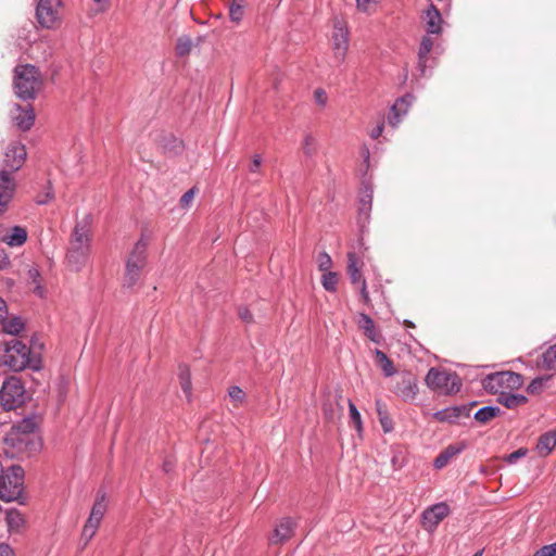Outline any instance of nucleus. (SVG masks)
<instances>
[{
	"mask_svg": "<svg viewBox=\"0 0 556 556\" xmlns=\"http://www.w3.org/2000/svg\"><path fill=\"white\" fill-rule=\"evenodd\" d=\"M34 418L26 417L13 425L4 437V454L9 458L30 456L41 448Z\"/></svg>",
	"mask_w": 556,
	"mask_h": 556,
	"instance_id": "nucleus-1",
	"label": "nucleus"
},
{
	"mask_svg": "<svg viewBox=\"0 0 556 556\" xmlns=\"http://www.w3.org/2000/svg\"><path fill=\"white\" fill-rule=\"evenodd\" d=\"M0 364L13 371L25 368L39 370L41 368V356L37 352L29 351L28 346L17 339H12L5 343L4 352L0 355Z\"/></svg>",
	"mask_w": 556,
	"mask_h": 556,
	"instance_id": "nucleus-2",
	"label": "nucleus"
},
{
	"mask_svg": "<svg viewBox=\"0 0 556 556\" xmlns=\"http://www.w3.org/2000/svg\"><path fill=\"white\" fill-rule=\"evenodd\" d=\"M90 254V236L86 225L76 224L67 251V263L72 270L80 271L87 264Z\"/></svg>",
	"mask_w": 556,
	"mask_h": 556,
	"instance_id": "nucleus-3",
	"label": "nucleus"
},
{
	"mask_svg": "<svg viewBox=\"0 0 556 556\" xmlns=\"http://www.w3.org/2000/svg\"><path fill=\"white\" fill-rule=\"evenodd\" d=\"M41 88V79L38 70L30 64L15 67L14 89L18 98L23 100L34 99Z\"/></svg>",
	"mask_w": 556,
	"mask_h": 556,
	"instance_id": "nucleus-4",
	"label": "nucleus"
},
{
	"mask_svg": "<svg viewBox=\"0 0 556 556\" xmlns=\"http://www.w3.org/2000/svg\"><path fill=\"white\" fill-rule=\"evenodd\" d=\"M24 490V469L13 465L1 470L0 498L4 502L17 501L20 503Z\"/></svg>",
	"mask_w": 556,
	"mask_h": 556,
	"instance_id": "nucleus-5",
	"label": "nucleus"
},
{
	"mask_svg": "<svg viewBox=\"0 0 556 556\" xmlns=\"http://www.w3.org/2000/svg\"><path fill=\"white\" fill-rule=\"evenodd\" d=\"M523 383L522 376L514 371H498L488 375L482 380L485 391L502 395L507 391L519 389Z\"/></svg>",
	"mask_w": 556,
	"mask_h": 556,
	"instance_id": "nucleus-6",
	"label": "nucleus"
},
{
	"mask_svg": "<svg viewBox=\"0 0 556 556\" xmlns=\"http://www.w3.org/2000/svg\"><path fill=\"white\" fill-rule=\"evenodd\" d=\"M426 384L444 394L457 393L462 388V381L456 372L430 368L426 376Z\"/></svg>",
	"mask_w": 556,
	"mask_h": 556,
	"instance_id": "nucleus-7",
	"label": "nucleus"
},
{
	"mask_svg": "<svg viewBox=\"0 0 556 556\" xmlns=\"http://www.w3.org/2000/svg\"><path fill=\"white\" fill-rule=\"evenodd\" d=\"M25 402V388L17 377L8 378L0 390V405L7 412L22 406Z\"/></svg>",
	"mask_w": 556,
	"mask_h": 556,
	"instance_id": "nucleus-8",
	"label": "nucleus"
},
{
	"mask_svg": "<svg viewBox=\"0 0 556 556\" xmlns=\"http://www.w3.org/2000/svg\"><path fill=\"white\" fill-rule=\"evenodd\" d=\"M61 0H39L36 17L39 25L47 29L56 28L61 24Z\"/></svg>",
	"mask_w": 556,
	"mask_h": 556,
	"instance_id": "nucleus-9",
	"label": "nucleus"
},
{
	"mask_svg": "<svg viewBox=\"0 0 556 556\" xmlns=\"http://www.w3.org/2000/svg\"><path fill=\"white\" fill-rule=\"evenodd\" d=\"M332 50L334 60L341 64L345 60L349 50L350 39L346 26L340 21L336 22L332 31Z\"/></svg>",
	"mask_w": 556,
	"mask_h": 556,
	"instance_id": "nucleus-10",
	"label": "nucleus"
},
{
	"mask_svg": "<svg viewBox=\"0 0 556 556\" xmlns=\"http://www.w3.org/2000/svg\"><path fill=\"white\" fill-rule=\"evenodd\" d=\"M451 513L450 506L440 502L428 508L422 513V525L426 530L432 532L437 529L439 523L446 518Z\"/></svg>",
	"mask_w": 556,
	"mask_h": 556,
	"instance_id": "nucleus-11",
	"label": "nucleus"
},
{
	"mask_svg": "<svg viewBox=\"0 0 556 556\" xmlns=\"http://www.w3.org/2000/svg\"><path fill=\"white\" fill-rule=\"evenodd\" d=\"M26 155V149L23 144H10L4 153L2 169H8L14 176V173L23 166Z\"/></svg>",
	"mask_w": 556,
	"mask_h": 556,
	"instance_id": "nucleus-12",
	"label": "nucleus"
},
{
	"mask_svg": "<svg viewBox=\"0 0 556 556\" xmlns=\"http://www.w3.org/2000/svg\"><path fill=\"white\" fill-rule=\"evenodd\" d=\"M417 380L410 372H404L395 387V394L404 401H413L417 395Z\"/></svg>",
	"mask_w": 556,
	"mask_h": 556,
	"instance_id": "nucleus-13",
	"label": "nucleus"
},
{
	"mask_svg": "<svg viewBox=\"0 0 556 556\" xmlns=\"http://www.w3.org/2000/svg\"><path fill=\"white\" fill-rule=\"evenodd\" d=\"M16 189V181L8 169H0V207L11 202Z\"/></svg>",
	"mask_w": 556,
	"mask_h": 556,
	"instance_id": "nucleus-14",
	"label": "nucleus"
},
{
	"mask_svg": "<svg viewBox=\"0 0 556 556\" xmlns=\"http://www.w3.org/2000/svg\"><path fill=\"white\" fill-rule=\"evenodd\" d=\"M12 119L21 130H29L35 121L33 106L30 104H26L24 106L15 104L14 112H12Z\"/></svg>",
	"mask_w": 556,
	"mask_h": 556,
	"instance_id": "nucleus-15",
	"label": "nucleus"
},
{
	"mask_svg": "<svg viewBox=\"0 0 556 556\" xmlns=\"http://www.w3.org/2000/svg\"><path fill=\"white\" fill-rule=\"evenodd\" d=\"M413 101L414 96L410 93H407L395 101L388 116V122L392 127H396L400 124L401 118L407 113Z\"/></svg>",
	"mask_w": 556,
	"mask_h": 556,
	"instance_id": "nucleus-16",
	"label": "nucleus"
},
{
	"mask_svg": "<svg viewBox=\"0 0 556 556\" xmlns=\"http://www.w3.org/2000/svg\"><path fill=\"white\" fill-rule=\"evenodd\" d=\"M467 447L466 442H457L454 444H450L444 450H442L439 455L435 457L433 462V466L435 469L444 468L450 460L459 455Z\"/></svg>",
	"mask_w": 556,
	"mask_h": 556,
	"instance_id": "nucleus-17",
	"label": "nucleus"
},
{
	"mask_svg": "<svg viewBox=\"0 0 556 556\" xmlns=\"http://www.w3.org/2000/svg\"><path fill=\"white\" fill-rule=\"evenodd\" d=\"M424 21L428 35H440L442 33V15L434 4H430L426 10Z\"/></svg>",
	"mask_w": 556,
	"mask_h": 556,
	"instance_id": "nucleus-18",
	"label": "nucleus"
},
{
	"mask_svg": "<svg viewBox=\"0 0 556 556\" xmlns=\"http://www.w3.org/2000/svg\"><path fill=\"white\" fill-rule=\"evenodd\" d=\"M147 249L148 241L143 236L135 243L131 252L129 253L126 263L130 266L143 267L147 264Z\"/></svg>",
	"mask_w": 556,
	"mask_h": 556,
	"instance_id": "nucleus-19",
	"label": "nucleus"
},
{
	"mask_svg": "<svg viewBox=\"0 0 556 556\" xmlns=\"http://www.w3.org/2000/svg\"><path fill=\"white\" fill-rule=\"evenodd\" d=\"M27 230L22 226H13L10 228L8 233L0 235L1 241L7 243L11 248L22 247L27 240Z\"/></svg>",
	"mask_w": 556,
	"mask_h": 556,
	"instance_id": "nucleus-20",
	"label": "nucleus"
},
{
	"mask_svg": "<svg viewBox=\"0 0 556 556\" xmlns=\"http://www.w3.org/2000/svg\"><path fill=\"white\" fill-rule=\"evenodd\" d=\"M294 522L291 518L286 517L279 520L277 523L271 543L278 544L289 540L293 533Z\"/></svg>",
	"mask_w": 556,
	"mask_h": 556,
	"instance_id": "nucleus-21",
	"label": "nucleus"
},
{
	"mask_svg": "<svg viewBox=\"0 0 556 556\" xmlns=\"http://www.w3.org/2000/svg\"><path fill=\"white\" fill-rule=\"evenodd\" d=\"M434 46L433 39L427 35L424 36L419 46L418 50V71L421 76L427 75V63H428V55L430 51L432 50Z\"/></svg>",
	"mask_w": 556,
	"mask_h": 556,
	"instance_id": "nucleus-22",
	"label": "nucleus"
},
{
	"mask_svg": "<svg viewBox=\"0 0 556 556\" xmlns=\"http://www.w3.org/2000/svg\"><path fill=\"white\" fill-rule=\"evenodd\" d=\"M372 188L370 186H365L363 194L359 200V207H358V216H359V223H367L369 220V215L371 211V204H372Z\"/></svg>",
	"mask_w": 556,
	"mask_h": 556,
	"instance_id": "nucleus-23",
	"label": "nucleus"
},
{
	"mask_svg": "<svg viewBox=\"0 0 556 556\" xmlns=\"http://www.w3.org/2000/svg\"><path fill=\"white\" fill-rule=\"evenodd\" d=\"M105 511H106L105 494H98L87 521L99 527Z\"/></svg>",
	"mask_w": 556,
	"mask_h": 556,
	"instance_id": "nucleus-24",
	"label": "nucleus"
},
{
	"mask_svg": "<svg viewBox=\"0 0 556 556\" xmlns=\"http://www.w3.org/2000/svg\"><path fill=\"white\" fill-rule=\"evenodd\" d=\"M556 446V432L547 431L540 435L536 450L541 456H547Z\"/></svg>",
	"mask_w": 556,
	"mask_h": 556,
	"instance_id": "nucleus-25",
	"label": "nucleus"
},
{
	"mask_svg": "<svg viewBox=\"0 0 556 556\" xmlns=\"http://www.w3.org/2000/svg\"><path fill=\"white\" fill-rule=\"evenodd\" d=\"M5 521L9 532H20L25 525L24 515L16 508L5 511Z\"/></svg>",
	"mask_w": 556,
	"mask_h": 556,
	"instance_id": "nucleus-26",
	"label": "nucleus"
},
{
	"mask_svg": "<svg viewBox=\"0 0 556 556\" xmlns=\"http://www.w3.org/2000/svg\"><path fill=\"white\" fill-rule=\"evenodd\" d=\"M498 402L506 408L514 409L526 404L528 399L522 394H514L507 391L498 396Z\"/></svg>",
	"mask_w": 556,
	"mask_h": 556,
	"instance_id": "nucleus-27",
	"label": "nucleus"
},
{
	"mask_svg": "<svg viewBox=\"0 0 556 556\" xmlns=\"http://www.w3.org/2000/svg\"><path fill=\"white\" fill-rule=\"evenodd\" d=\"M348 261V274L350 276L351 282L353 285H361L362 281H365V279H363L361 267L358 266V260L355 253H349Z\"/></svg>",
	"mask_w": 556,
	"mask_h": 556,
	"instance_id": "nucleus-28",
	"label": "nucleus"
},
{
	"mask_svg": "<svg viewBox=\"0 0 556 556\" xmlns=\"http://www.w3.org/2000/svg\"><path fill=\"white\" fill-rule=\"evenodd\" d=\"M375 356H376L377 363L379 364V366L386 377H391V376L395 375L396 369L393 365V362L388 357V355L383 351L376 349Z\"/></svg>",
	"mask_w": 556,
	"mask_h": 556,
	"instance_id": "nucleus-29",
	"label": "nucleus"
},
{
	"mask_svg": "<svg viewBox=\"0 0 556 556\" xmlns=\"http://www.w3.org/2000/svg\"><path fill=\"white\" fill-rule=\"evenodd\" d=\"M376 410L379 418V422L382 427V430L388 433L391 432L394 428L393 421L391 417L389 416L386 405L382 403L381 400L376 401Z\"/></svg>",
	"mask_w": 556,
	"mask_h": 556,
	"instance_id": "nucleus-30",
	"label": "nucleus"
},
{
	"mask_svg": "<svg viewBox=\"0 0 556 556\" xmlns=\"http://www.w3.org/2000/svg\"><path fill=\"white\" fill-rule=\"evenodd\" d=\"M501 413L502 410L498 406H483L475 413L473 418L480 424H486Z\"/></svg>",
	"mask_w": 556,
	"mask_h": 556,
	"instance_id": "nucleus-31",
	"label": "nucleus"
},
{
	"mask_svg": "<svg viewBox=\"0 0 556 556\" xmlns=\"http://www.w3.org/2000/svg\"><path fill=\"white\" fill-rule=\"evenodd\" d=\"M142 269L143 267L130 266V264L126 263L124 287L132 288L138 282Z\"/></svg>",
	"mask_w": 556,
	"mask_h": 556,
	"instance_id": "nucleus-32",
	"label": "nucleus"
},
{
	"mask_svg": "<svg viewBox=\"0 0 556 556\" xmlns=\"http://www.w3.org/2000/svg\"><path fill=\"white\" fill-rule=\"evenodd\" d=\"M0 325L2 326V331L11 336L18 334L24 328V323L20 317H13L11 319L7 317Z\"/></svg>",
	"mask_w": 556,
	"mask_h": 556,
	"instance_id": "nucleus-33",
	"label": "nucleus"
},
{
	"mask_svg": "<svg viewBox=\"0 0 556 556\" xmlns=\"http://www.w3.org/2000/svg\"><path fill=\"white\" fill-rule=\"evenodd\" d=\"M179 382L182 392L190 400L191 396V374L189 368L186 365H181L179 367Z\"/></svg>",
	"mask_w": 556,
	"mask_h": 556,
	"instance_id": "nucleus-34",
	"label": "nucleus"
},
{
	"mask_svg": "<svg viewBox=\"0 0 556 556\" xmlns=\"http://www.w3.org/2000/svg\"><path fill=\"white\" fill-rule=\"evenodd\" d=\"M361 328L364 330L365 334L374 342H378L377 332L375 323L366 314H361V320H359Z\"/></svg>",
	"mask_w": 556,
	"mask_h": 556,
	"instance_id": "nucleus-35",
	"label": "nucleus"
},
{
	"mask_svg": "<svg viewBox=\"0 0 556 556\" xmlns=\"http://www.w3.org/2000/svg\"><path fill=\"white\" fill-rule=\"evenodd\" d=\"M551 378L552 376L536 377L527 387V392L532 395L540 394L547 388Z\"/></svg>",
	"mask_w": 556,
	"mask_h": 556,
	"instance_id": "nucleus-36",
	"label": "nucleus"
},
{
	"mask_svg": "<svg viewBox=\"0 0 556 556\" xmlns=\"http://www.w3.org/2000/svg\"><path fill=\"white\" fill-rule=\"evenodd\" d=\"M432 417L440 422L454 424L458 420V415L455 414L454 406L438 410Z\"/></svg>",
	"mask_w": 556,
	"mask_h": 556,
	"instance_id": "nucleus-37",
	"label": "nucleus"
},
{
	"mask_svg": "<svg viewBox=\"0 0 556 556\" xmlns=\"http://www.w3.org/2000/svg\"><path fill=\"white\" fill-rule=\"evenodd\" d=\"M302 150L307 157H312L316 154L318 150V142L312 134H306L304 136Z\"/></svg>",
	"mask_w": 556,
	"mask_h": 556,
	"instance_id": "nucleus-38",
	"label": "nucleus"
},
{
	"mask_svg": "<svg viewBox=\"0 0 556 556\" xmlns=\"http://www.w3.org/2000/svg\"><path fill=\"white\" fill-rule=\"evenodd\" d=\"M542 367L547 370L556 369V343L542 354Z\"/></svg>",
	"mask_w": 556,
	"mask_h": 556,
	"instance_id": "nucleus-39",
	"label": "nucleus"
},
{
	"mask_svg": "<svg viewBox=\"0 0 556 556\" xmlns=\"http://www.w3.org/2000/svg\"><path fill=\"white\" fill-rule=\"evenodd\" d=\"M192 40L189 36H181L177 39L176 53L178 56H185L190 53Z\"/></svg>",
	"mask_w": 556,
	"mask_h": 556,
	"instance_id": "nucleus-40",
	"label": "nucleus"
},
{
	"mask_svg": "<svg viewBox=\"0 0 556 556\" xmlns=\"http://www.w3.org/2000/svg\"><path fill=\"white\" fill-rule=\"evenodd\" d=\"M338 275L333 271H328L323 275L321 285L325 288V290L334 292L338 285Z\"/></svg>",
	"mask_w": 556,
	"mask_h": 556,
	"instance_id": "nucleus-41",
	"label": "nucleus"
},
{
	"mask_svg": "<svg viewBox=\"0 0 556 556\" xmlns=\"http://www.w3.org/2000/svg\"><path fill=\"white\" fill-rule=\"evenodd\" d=\"M244 4L231 2L229 4V17L232 22L239 23L244 15Z\"/></svg>",
	"mask_w": 556,
	"mask_h": 556,
	"instance_id": "nucleus-42",
	"label": "nucleus"
},
{
	"mask_svg": "<svg viewBox=\"0 0 556 556\" xmlns=\"http://www.w3.org/2000/svg\"><path fill=\"white\" fill-rule=\"evenodd\" d=\"M349 413L350 418L352 422L354 424L357 431L362 430V417L361 413L358 412L357 407L352 401H349Z\"/></svg>",
	"mask_w": 556,
	"mask_h": 556,
	"instance_id": "nucleus-43",
	"label": "nucleus"
},
{
	"mask_svg": "<svg viewBox=\"0 0 556 556\" xmlns=\"http://www.w3.org/2000/svg\"><path fill=\"white\" fill-rule=\"evenodd\" d=\"M319 270L326 271L331 267L332 261L328 253L320 252L317 257Z\"/></svg>",
	"mask_w": 556,
	"mask_h": 556,
	"instance_id": "nucleus-44",
	"label": "nucleus"
},
{
	"mask_svg": "<svg viewBox=\"0 0 556 556\" xmlns=\"http://www.w3.org/2000/svg\"><path fill=\"white\" fill-rule=\"evenodd\" d=\"M111 0H91L90 11L93 14L102 13L108 10Z\"/></svg>",
	"mask_w": 556,
	"mask_h": 556,
	"instance_id": "nucleus-45",
	"label": "nucleus"
},
{
	"mask_svg": "<svg viewBox=\"0 0 556 556\" xmlns=\"http://www.w3.org/2000/svg\"><path fill=\"white\" fill-rule=\"evenodd\" d=\"M477 402H471L469 404L454 406L455 414L458 415L459 418H468L470 416L471 407L475 406Z\"/></svg>",
	"mask_w": 556,
	"mask_h": 556,
	"instance_id": "nucleus-46",
	"label": "nucleus"
},
{
	"mask_svg": "<svg viewBox=\"0 0 556 556\" xmlns=\"http://www.w3.org/2000/svg\"><path fill=\"white\" fill-rule=\"evenodd\" d=\"M182 148V142L181 140L175 138V137H170L168 139H166V143L164 144V149L168 150V151H172V152H179Z\"/></svg>",
	"mask_w": 556,
	"mask_h": 556,
	"instance_id": "nucleus-47",
	"label": "nucleus"
},
{
	"mask_svg": "<svg viewBox=\"0 0 556 556\" xmlns=\"http://www.w3.org/2000/svg\"><path fill=\"white\" fill-rule=\"evenodd\" d=\"M555 555H556V542L553 544L542 546L532 556H555Z\"/></svg>",
	"mask_w": 556,
	"mask_h": 556,
	"instance_id": "nucleus-48",
	"label": "nucleus"
},
{
	"mask_svg": "<svg viewBox=\"0 0 556 556\" xmlns=\"http://www.w3.org/2000/svg\"><path fill=\"white\" fill-rule=\"evenodd\" d=\"M98 528L99 527L92 525L91 522L86 521L81 533L86 542H89L94 536Z\"/></svg>",
	"mask_w": 556,
	"mask_h": 556,
	"instance_id": "nucleus-49",
	"label": "nucleus"
},
{
	"mask_svg": "<svg viewBox=\"0 0 556 556\" xmlns=\"http://www.w3.org/2000/svg\"><path fill=\"white\" fill-rule=\"evenodd\" d=\"M526 454H527V450L526 448H518L517 451H514L513 453L508 454L505 457V460L508 464H515V463H517L518 459L525 457Z\"/></svg>",
	"mask_w": 556,
	"mask_h": 556,
	"instance_id": "nucleus-50",
	"label": "nucleus"
},
{
	"mask_svg": "<svg viewBox=\"0 0 556 556\" xmlns=\"http://www.w3.org/2000/svg\"><path fill=\"white\" fill-rule=\"evenodd\" d=\"M314 99H315V102L318 105L324 108L327 104L328 97H327V93H326V91L324 89L317 88L314 91Z\"/></svg>",
	"mask_w": 556,
	"mask_h": 556,
	"instance_id": "nucleus-51",
	"label": "nucleus"
},
{
	"mask_svg": "<svg viewBox=\"0 0 556 556\" xmlns=\"http://www.w3.org/2000/svg\"><path fill=\"white\" fill-rule=\"evenodd\" d=\"M228 393L233 402H242L244 399V392L239 387H231Z\"/></svg>",
	"mask_w": 556,
	"mask_h": 556,
	"instance_id": "nucleus-52",
	"label": "nucleus"
},
{
	"mask_svg": "<svg viewBox=\"0 0 556 556\" xmlns=\"http://www.w3.org/2000/svg\"><path fill=\"white\" fill-rule=\"evenodd\" d=\"M380 0H356V7L363 12H368L371 5L377 4Z\"/></svg>",
	"mask_w": 556,
	"mask_h": 556,
	"instance_id": "nucleus-53",
	"label": "nucleus"
},
{
	"mask_svg": "<svg viewBox=\"0 0 556 556\" xmlns=\"http://www.w3.org/2000/svg\"><path fill=\"white\" fill-rule=\"evenodd\" d=\"M193 197H194V189H190L187 192H185L182 194V197L180 198L181 206L188 207L189 204L191 203V201L193 200Z\"/></svg>",
	"mask_w": 556,
	"mask_h": 556,
	"instance_id": "nucleus-54",
	"label": "nucleus"
},
{
	"mask_svg": "<svg viewBox=\"0 0 556 556\" xmlns=\"http://www.w3.org/2000/svg\"><path fill=\"white\" fill-rule=\"evenodd\" d=\"M238 313H239V317L243 321H245V323H251L252 321L253 316H252L251 312L247 307H240Z\"/></svg>",
	"mask_w": 556,
	"mask_h": 556,
	"instance_id": "nucleus-55",
	"label": "nucleus"
},
{
	"mask_svg": "<svg viewBox=\"0 0 556 556\" xmlns=\"http://www.w3.org/2000/svg\"><path fill=\"white\" fill-rule=\"evenodd\" d=\"M261 163H262V159L258 154H255L253 156V160H252V163L250 165V172L251 173H256L261 166Z\"/></svg>",
	"mask_w": 556,
	"mask_h": 556,
	"instance_id": "nucleus-56",
	"label": "nucleus"
},
{
	"mask_svg": "<svg viewBox=\"0 0 556 556\" xmlns=\"http://www.w3.org/2000/svg\"><path fill=\"white\" fill-rule=\"evenodd\" d=\"M8 317V306L3 299L0 298V323H3Z\"/></svg>",
	"mask_w": 556,
	"mask_h": 556,
	"instance_id": "nucleus-57",
	"label": "nucleus"
},
{
	"mask_svg": "<svg viewBox=\"0 0 556 556\" xmlns=\"http://www.w3.org/2000/svg\"><path fill=\"white\" fill-rule=\"evenodd\" d=\"M0 556H14V552L8 544L0 543Z\"/></svg>",
	"mask_w": 556,
	"mask_h": 556,
	"instance_id": "nucleus-58",
	"label": "nucleus"
},
{
	"mask_svg": "<svg viewBox=\"0 0 556 556\" xmlns=\"http://www.w3.org/2000/svg\"><path fill=\"white\" fill-rule=\"evenodd\" d=\"M11 262L7 253H0V270H3L10 266Z\"/></svg>",
	"mask_w": 556,
	"mask_h": 556,
	"instance_id": "nucleus-59",
	"label": "nucleus"
},
{
	"mask_svg": "<svg viewBox=\"0 0 556 556\" xmlns=\"http://www.w3.org/2000/svg\"><path fill=\"white\" fill-rule=\"evenodd\" d=\"M30 346L28 348L29 351H34V352H37L39 355H40V351L43 346L42 343L38 342L37 339L33 338L31 341H30Z\"/></svg>",
	"mask_w": 556,
	"mask_h": 556,
	"instance_id": "nucleus-60",
	"label": "nucleus"
},
{
	"mask_svg": "<svg viewBox=\"0 0 556 556\" xmlns=\"http://www.w3.org/2000/svg\"><path fill=\"white\" fill-rule=\"evenodd\" d=\"M383 131V124L377 125L370 132V137L372 139H378Z\"/></svg>",
	"mask_w": 556,
	"mask_h": 556,
	"instance_id": "nucleus-61",
	"label": "nucleus"
},
{
	"mask_svg": "<svg viewBox=\"0 0 556 556\" xmlns=\"http://www.w3.org/2000/svg\"><path fill=\"white\" fill-rule=\"evenodd\" d=\"M361 295L365 302L369 300L366 281H362L361 283Z\"/></svg>",
	"mask_w": 556,
	"mask_h": 556,
	"instance_id": "nucleus-62",
	"label": "nucleus"
},
{
	"mask_svg": "<svg viewBox=\"0 0 556 556\" xmlns=\"http://www.w3.org/2000/svg\"><path fill=\"white\" fill-rule=\"evenodd\" d=\"M361 153H362V156L364 157V161L367 163L370 157L369 149L366 146H364L361 150Z\"/></svg>",
	"mask_w": 556,
	"mask_h": 556,
	"instance_id": "nucleus-63",
	"label": "nucleus"
},
{
	"mask_svg": "<svg viewBox=\"0 0 556 556\" xmlns=\"http://www.w3.org/2000/svg\"><path fill=\"white\" fill-rule=\"evenodd\" d=\"M163 469L165 472H169L173 469V464L168 460H166L163 465Z\"/></svg>",
	"mask_w": 556,
	"mask_h": 556,
	"instance_id": "nucleus-64",
	"label": "nucleus"
}]
</instances>
